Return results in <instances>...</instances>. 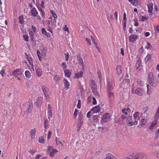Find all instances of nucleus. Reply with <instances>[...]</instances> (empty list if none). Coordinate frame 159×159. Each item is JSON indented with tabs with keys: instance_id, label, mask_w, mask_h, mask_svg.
Returning <instances> with one entry per match:
<instances>
[{
	"instance_id": "f257e3e1",
	"label": "nucleus",
	"mask_w": 159,
	"mask_h": 159,
	"mask_svg": "<svg viewBox=\"0 0 159 159\" xmlns=\"http://www.w3.org/2000/svg\"><path fill=\"white\" fill-rule=\"evenodd\" d=\"M46 50H37V53L39 61L42 60L46 55Z\"/></svg>"
},
{
	"instance_id": "f03ea898",
	"label": "nucleus",
	"mask_w": 159,
	"mask_h": 159,
	"mask_svg": "<svg viewBox=\"0 0 159 159\" xmlns=\"http://www.w3.org/2000/svg\"><path fill=\"white\" fill-rule=\"evenodd\" d=\"M42 89L43 90L46 99H48L51 94V92L49 89L45 86L42 87Z\"/></svg>"
},
{
	"instance_id": "7ed1b4c3",
	"label": "nucleus",
	"mask_w": 159,
	"mask_h": 159,
	"mask_svg": "<svg viewBox=\"0 0 159 159\" xmlns=\"http://www.w3.org/2000/svg\"><path fill=\"white\" fill-rule=\"evenodd\" d=\"M111 115L109 113L106 112L102 116V120L104 123L109 121L111 119Z\"/></svg>"
},
{
	"instance_id": "20e7f679",
	"label": "nucleus",
	"mask_w": 159,
	"mask_h": 159,
	"mask_svg": "<svg viewBox=\"0 0 159 159\" xmlns=\"http://www.w3.org/2000/svg\"><path fill=\"white\" fill-rule=\"evenodd\" d=\"M115 85V83L114 82L111 81L108 82L107 84V92H112L114 89V86Z\"/></svg>"
},
{
	"instance_id": "39448f33",
	"label": "nucleus",
	"mask_w": 159,
	"mask_h": 159,
	"mask_svg": "<svg viewBox=\"0 0 159 159\" xmlns=\"http://www.w3.org/2000/svg\"><path fill=\"white\" fill-rule=\"evenodd\" d=\"M159 82V80L157 78H154L149 81L150 84L153 87H156L157 85Z\"/></svg>"
},
{
	"instance_id": "423d86ee",
	"label": "nucleus",
	"mask_w": 159,
	"mask_h": 159,
	"mask_svg": "<svg viewBox=\"0 0 159 159\" xmlns=\"http://www.w3.org/2000/svg\"><path fill=\"white\" fill-rule=\"evenodd\" d=\"M22 74V70L20 68H18L13 71L12 75L16 77Z\"/></svg>"
},
{
	"instance_id": "0eeeda50",
	"label": "nucleus",
	"mask_w": 159,
	"mask_h": 159,
	"mask_svg": "<svg viewBox=\"0 0 159 159\" xmlns=\"http://www.w3.org/2000/svg\"><path fill=\"white\" fill-rule=\"evenodd\" d=\"M126 122L128 126H132L134 125H135V122H134L131 116H129L127 117L126 119Z\"/></svg>"
},
{
	"instance_id": "6e6552de",
	"label": "nucleus",
	"mask_w": 159,
	"mask_h": 159,
	"mask_svg": "<svg viewBox=\"0 0 159 159\" xmlns=\"http://www.w3.org/2000/svg\"><path fill=\"white\" fill-rule=\"evenodd\" d=\"M158 118H156V116H155L154 120H153L152 122L151 123V125L149 127V129L150 130H152L154 129L155 126L157 124V119Z\"/></svg>"
},
{
	"instance_id": "1a4fd4ad",
	"label": "nucleus",
	"mask_w": 159,
	"mask_h": 159,
	"mask_svg": "<svg viewBox=\"0 0 159 159\" xmlns=\"http://www.w3.org/2000/svg\"><path fill=\"white\" fill-rule=\"evenodd\" d=\"M129 82V79H124L123 81L120 83V88H124L126 84H127Z\"/></svg>"
},
{
	"instance_id": "9d476101",
	"label": "nucleus",
	"mask_w": 159,
	"mask_h": 159,
	"mask_svg": "<svg viewBox=\"0 0 159 159\" xmlns=\"http://www.w3.org/2000/svg\"><path fill=\"white\" fill-rule=\"evenodd\" d=\"M139 113L138 112H136L134 114V120L135 124V125L137 124L138 121L139 120Z\"/></svg>"
},
{
	"instance_id": "9b49d317",
	"label": "nucleus",
	"mask_w": 159,
	"mask_h": 159,
	"mask_svg": "<svg viewBox=\"0 0 159 159\" xmlns=\"http://www.w3.org/2000/svg\"><path fill=\"white\" fill-rule=\"evenodd\" d=\"M43 98L41 97H39L37 100L35 102V104L38 107H39L41 106V103L42 102Z\"/></svg>"
},
{
	"instance_id": "f8f14e48",
	"label": "nucleus",
	"mask_w": 159,
	"mask_h": 159,
	"mask_svg": "<svg viewBox=\"0 0 159 159\" xmlns=\"http://www.w3.org/2000/svg\"><path fill=\"white\" fill-rule=\"evenodd\" d=\"M138 36L134 34H132L129 37V40L131 42H134L136 40Z\"/></svg>"
},
{
	"instance_id": "ddd939ff",
	"label": "nucleus",
	"mask_w": 159,
	"mask_h": 159,
	"mask_svg": "<svg viewBox=\"0 0 159 159\" xmlns=\"http://www.w3.org/2000/svg\"><path fill=\"white\" fill-rule=\"evenodd\" d=\"M30 12L31 15L34 17H36L37 15L38 14V12L35 7L32 8V9L31 10Z\"/></svg>"
},
{
	"instance_id": "4468645a",
	"label": "nucleus",
	"mask_w": 159,
	"mask_h": 159,
	"mask_svg": "<svg viewBox=\"0 0 159 159\" xmlns=\"http://www.w3.org/2000/svg\"><path fill=\"white\" fill-rule=\"evenodd\" d=\"M131 111L130 108L127 107L126 108H124L122 110V112L125 115L128 114V113H130Z\"/></svg>"
},
{
	"instance_id": "2eb2a0df",
	"label": "nucleus",
	"mask_w": 159,
	"mask_h": 159,
	"mask_svg": "<svg viewBox=\"0 0 159 159\" xmlns=\"http://www.w3.org/2000/svg\"><path fill=\"white\" fill-rule=\"evenodd\" d=\"M135 93L138 95L142 96L143 95V90L140 88H137L135 91Z\"/></svg>"
},
{
	"instance_id": "dca6fc26",
	"label": "nucleus",
	"mask_w": 159,
	"mask_h": 159,
	"mask_svg": "<svg viewBox=\"0 0 159 159\" xmlns=\"http://www.w3.org/2000/svg\"><path fill=\"white\" fill-rule=\"evenodd\" d=\"M36 130L35 128L32 129L30 132V136L31 139H33L35 137Z\"/></svg>"
},
{
	"instance_id": "f3484780",
	"label": "nucleus",
	"mask_w": 159,
	"mask_h": 159,
	"mask_svg": "<svg viewBox=\"0 0 159 159\" xmlns=\"http://www.w3.org/2000/svg\"><path fill=\"white\" fill-rule=\"evenodd\" d=\"M100 107L98 106L93 107L91 110L93 113H97L100 111Z\"/></svg>"
},
{
	"instance_id": "a211bd4d",
	"label": "nucleus",
	"mask_w": 159,
	"mask_h": 159,
	"mask_svg": "<svg viewBox=\"0 0 159 159\" xmlns=\"http://www.w3.org/2000/svg\"><path fill=\"white\" fill-rule=\"evenodd\" d=\"M144 154L143 153H139L137 154L135 157L134 158V159H143L144 157Z\"/></svg>"
},
{
	"instance_id": "6ab92c4d",
	"label": "nucleus",
	"mask_w": 159,
	"mask_h": 159,
	"mask_svg": "<svg viewBox=\"0 0 159 159\" xmlns=\"http://www.w3.org/2000/svg\"><path fill=\"white\" fill-rule=\"evenodd\" d=\"M58 152V150L57 149L52 148V151L49 153V156L51 157H54L55 153Z\"/></svg>"
},
{
	"instance_id": "aec40b11",
	"label": "nucleus",
	"mask_w": 159,
	"mask_h": 159,
	"mask_svg": "<svg viewBox=\"0 0 159 159\" xmlns=\"http://www.w3.org/2000/svg\"><path fill=\"white\" fill-rule=\"evenodd\" d=\"M36 73L38 77L41 76L42 74L43 71L40 68H38L35 70Z\"/></svg>"
},
{
	"instance_id": "412c9836",
	"label": "nucleus",
	"mask_w": 159,
	"mask_h": 159,
	"mask_svg": "<svg viewBox=\"0 0 159 159\" xmlns=\"http://www.w3.org/2000/svg\"><path fill=\"white\" fill-rule=\"evenodd\" d=\"M28 107L27 108V111L29 113H30L31 111V109L33 107L32 102H30L28 104Z\"/></svg>"
},
{
	"instance_id": "4be33fe9",
	"label": "nucleus",
	"mask_w": 159,
	"mask_h": 159,
	"mask_svg": "<svg viewBox=\"0 0 159 159\" xmlns=\"http://www.w3.org/2000/svg\"><path fill=\"white\" fill-rule=\"evenodd\" d=\"M38 9L40 13V14L43 19L45 18V14L44 10L42 9L40 7H38Z\"/></svg>"
},
{
	"instance_id": "5701e85b",
	"label": "nucleus",
	"mask_w": 159,
	"mask_h": 159,
	"mask_svg": "<svg viewBox=\"0 0 159 159\" xmlns=\"http://www.w3.org/2000/svg\"><path fill=\"white\" fill-rule=\"evenodd\" d=\"M64 72L65 76H66L68 78L70 77L71 73L69 70H64Z\"/></svg>"
},
{
	"instance_id": "b1692460",
	"label": "nucleus",
	"mask_w": 159,
	"mask_h": 159,
	"mask_svg": "<svg viewBox=\"0 0 159 159\" xmlns=\"http://www.w3.org/2000/svg\"><path fill=\"white\" fill-rule=\"evenodd\" d=\"M83 121L84 119L83 117L79 118L77 126H82V124L83 123Z\"/></svg>"
},
{
	"instance_id": "393cba45",
	"label": "nucleus",
	"mask_w": 159,
	"mask_h": 159,
	"mask_svg": "<svg viewBox=\"0 0 159 159\" xmlns=\"http://www.w3.org/2000/svg\"><path fill=\"white\" fill-rule=\"evenodd\" d=\"M83 72L82 71L76 73L75 74V77L79 79L82 77L83 76Z\"/></svg>"
},
{
	"instance_id": "a878e982",
	"label": "nucleus",
	"mask_w": 159,
	"mask_h": 159,
	"mask_svg": "<svg viewBox=\"0 0 159 159\" xmlns=\"http://www.w3.org/2000/svg\"><path fill=\"white\" fill-rule=\"evenodd\" d=\"M108 97L109 98L110 101H112L114 97V93L112 92H108Z\"/></svg>"
},
{
	"instance_id": "bb28decb",
	"label": "nucleus",
	"mask_w": 159,
	"mask_h": 159,
	"mask_svg": "<svg viewBox=\"0 0 159 159\" xmlns=\"http://www.w3.org/2000/svg\"><path fill=\"white\" fill-rule=\"evenodd\" d=\"M26 59H28L29 63L30 65H31V67L34 69L33 67L34 66L33 63V61L32 58L30 57H26Z\"/></svg>"
},
{
	"instance_id": "cd10ccee",
	"label": "nucleus",
	"mask_w": 159,
	"mask_h": 159,
	"mask_svg": "<svg viewBox=\"0 0 159 159\" xmlns=\"http://www.w3.org/2000/svg\"><path fill=\"white\" fill-rule=\"evenodd\" d=\"M63 82L65 88L67 89H68L69 88L70 85V84L69 82L66 79H64L63 80Z\"/></svg>"
},
{
	"instance_id": "c85d7f7f",
	"label": "nucleus",
	"mask_w": 159,
	"mask_h": 159,
	"mask_svg": "<svg viewBox=\"0 0 159 159\" xmlns=\"http://www.w3.org/2000/svg\"><path fill=\"white\" fill-rule=\"evenodd\" d=\"M148 12L149 13H152L153 10V4L152 3L149 4L148 5Z\"/></svg>"
},
{
	"instance_id": "c756f323",
	"label": "nucleus",
	"mask_w": 159,
	"mask_h": 159,
	"mask_svg": "<svg viewBox=\"0 0 159 159\" xmlns=\"http://www.w3.org/2000/svg\"><path fill=\"white\" fill-rule=\"evenodd\" d=\"M77 61H78V62L79 63L81 64L80 66H82V67L83 68L84 65L82 58L80 57H78L77 58Z\"/></svg>"
},
{
	"instance_id": "7c9ffc66",
	"label": "nucleus",
	"mask_w": 159,
	"mask_h": 159,
	"mask_svg": "<svg viewBox=\"0 0 159 159\" xmlns=\"http://www.w3.org/2000/svg\"><path fill=\"white\" fill-rule=\"evenodd\" d=\"M117 74L120 75L122 73L121 68L120 66H117L116 68Z\"/></svg>"
},
{
	"instance_id": "2f4dec72",
	"label": "nucleus",
	"mask_w": 159,
	"mask_h": 159,
	"mask_svg": "<svg viewBox=\"0 0 159 159\" xmlns=\"http://www.w3.org/2000/svg\"><path fill=\"white\" fill-rule=\"evenodd\" d=\"M154 78L153 77V72H150L148 76V82L152 79H153Z\"/></svg>"
},
{
	"instance_id": "473e14b6",
	"label": "nucleus",
	"mask_w": 159,
	"mask_h": 159,
	"mask_svg": "<svg viewBox=\"0 0 159 159\" xmlns=\"http://www.w3.org/2000/svg\"><path fill=\"white\" fill-rule=\"evenodd\" d=\"M25 75L26 77L28 78H30L31 77V74L30 71L28 70H26L25 72Z\"/></svg>"
},
{
	"instance_id": "72a5a7b5",
	"label": "nucleus",
	"mask_w": 159,
	"mask_h": 159,
	"mask_svg": "<svg viewBox=\"0 0 159 159\" xmlns=\"http://www.w3.org/2000/svg\"><path fill=\"white\" fill-rule=\"evenodd\" d=\"M91 39H92V42H93V43L96 46L97 49L98 50V47H97V43L95 42V38L92 36H91Z\"/></svg>"
},
{
	"instance_id": "f704fd0d",
	"label": "nucleus",
	"mask_w": 159,
	"mask_h": 159,
	"mask_svg": "<svg viewBox=\"0 0 159 159\" xmlns=\"http://www.w3.org/2000/svg\"><path fill=\"white\" fill-rule=\"evenodd\" d=\"M140 19L142 21H144L148 20V18L145 16H141L140 17Z\"/></svg>"
},
{
	"instance_id": "c9c22d12",
	"label": "nucleus",
	"mask_w": 159,
	"mask_h": 159,
	"mask_svg": "<svg viewBox=\"0 0 159 159\" xmlns=\"http://www.w3.org/2000/svg\"><path fill=\"white\" fill-rule=\"evenodd\" d=\"M35 33H34L33 31H31L29 32V34L30 36L31 39V40H33L34 39V34Z\"/></svg>"
},
{
	"instance_id": "e433bc0d",
	"label": "nucleus",
	"mask_w": 159,
	"mask_h": 159,
	"mask_svg": "<svg viewBox=\"0 0 159 159\" xmlns=\"http://www.w3.org/2000/svg\"><path fill=\"white\" fill-rule=\"evenodd\" d=\"M141 65V63L140 60H138L136 64V67L137 69H138L139 67Z\"/></svg>"
},
{
	"instance_id": "4c0bfd02",
	"label": "nucleus",
	"mask_w": 159,
	"mask_h": 159,
	"mask_svg": "<svg viewBox=\"0 0 159 159\" xmlns=\"http://www.w3.org/2000/svg\"><path fill=\"white\" fill-rule=\"evenodd\" d=\"M60 76L59 75H55L53 76V79L54 80L58 81L60 80Z\"/></svg>"
},
{
	"instance_id": "58836bf2",
	"label": "nucleus",
	"mask_w": 159,
	"mask_h": 159,
	"mask_svg": "<svg viewBox=\"0 0 159 159\" xmlns=\"http://www.w3.org/2000/svg\"><path fill=\"white\" fill-rule=\"evenodd\" d=\"M44 127L46 129H47L48 127V120L46 119H45L44 122Z\"/></svg>"
},
{
	"instance_id": "ea45409f",
	"label": "nucleus",
	"mask_w": 159,
	"mask_h": 159,
	"mask_svg": "<svg viewBox=\"0 0 159 159\" xmlns=\"http://www.w3.org/2000/svg\"><path fill=\"white\" fill-rule=\"evenodd\" d=\"M39 141L40 143H44L45 140L44 139L43 137H41L39 138Z\"/></svg>"
},
{
	"instance_id": "a19ab883",
	"label": "nucleus",
	"mask_w": 159,
	"mask_h": 159,
	"mask_svg": "<svg viewBox=\"0 0 159 159\" xmlns=\"http://www.w3.org/2000/svg\"><path fill=\"white\" fill-rule=\"evenodd\" d=\"M50 14L52 15L53 18H57V16L55 13V12L54 11H53L52 10H51L50 11Z\"/></svg>"
},
{
	"instance_id": "79ce46f5",
	"label": "nucleus",
	"mask_w": 159,
	"mask_h": 159,
	"mask_svg": "<svg viewBox=\"0 0 159 159\" xmlns=\"http://www.w3.org/2000/svg\"><path fill=\"white\" fill-rule=\"evenodd\" d=\"M146 122V120L145 118H143L141 121V125L142 126L145 125Z\"/></svg>"
},
{
	"instance_id": "37998d69",
	"label": "nucleus",
	"mask_w": 159,
	"mask_h": 159,
	"mask_svg": "<svg viewBox=\"0 0 159 159\" xmlns=\"http://www.w3.org/2000/svg\"><path fill=\"white\" fill-rule=\"evenodd\" d=\"M78 113V111L77 109H75L73 115V117L74 118H75Z\"/></svg>"
},
{
	"instance_id": "c03bdc74",
	"label": "nucleus",
	"mask_w": 159,
	"mask_h": 159,
	"mask_svg": "<svg viewBox=\"0 0 159 159\" xmlns=\"http://www.w3.org/2000/svg\"><path fill=\"white\" fill-rule=\"evenodd\" d=\"M19 22L20 24H23L24 23L23 17L22 16H20L19 17Z\"/></svg>"
},
{
	"instance_id": "a18cd8bd",
	"label": "nucleus",
	"mask_w": 159,
	"mask_h": 159,
	"mask_svg": "<svg viewBox=\"0 0 159 159\" xmlns=\"http://www.w3.org/2000/svg\"><path fill=\"white\" fill-rule=\"evenodd\" d=\"M23 37L24 40L25 41L27 42L28 41L29 37L27 34H24L23 36Z\"/></svg>"
},
{
	"instance_id": "49530a36",
	"label": "nucleus",
	"mask_w": 159,
	"mask_h": 159,
	"mask_svg": "<svg viewBox=\"0 0 159 159\" xmlns=\"http://www.w3.org/2000/svg\"><path fill=\"white\" fill-rule=\"evenodd\" d=\"M128 1L130 2L133 5H134L135 3H137L138 0H128Z\"/></svg>"
},
{
	"instance_id": "de8ad7c7",
	"label": "nucleus",
	"mask_w": 159,
	"mask_h": 159,
	"mask_svg": "<svg viewBox=\"0 0 159 159\" xmlns=\"http://www.w3.org/2000/svg\"><path fill=\"white\" fill-rule=\"evenodd\" d=\"M65 55L66 60V61H68L69 58V53L67 52L65 53Z\"/></svg>"
},
{
	"instance_id": "09e8293b",
	"label": "nucleus",
	"mask_w": 159,
	"mask_h": 159,
	"mask_svg": "<svg viewBox=\"0 0 159 159\" xmlns=\"http://www.w3.org/2000/svg\"><path fill=\"white\" fill-rule=\"evenodd\" d=\"M138 84L140 86H143L144 85V81L142 80H139L138 81Z\"/></svg>"
},
{
	"instance_id": "8fccbe9b",
	"label": "nucleus",
	"mask_w": 159,
	"mask_h": 159,
	"mask_svg": "<svg viewBox=\"0 0 159 159\" xmlns=\"http://www.w3.org/2000/svg\"><path fill=\"white\" fill-rule=\"evenodd\" d=\"M61 66L62 67L63 69L64 70H65V69L67 67V66L66 65V63L65 62H62L61 64Z\"/></svg>"
},
{
	"instance_id": "3c124183",
	"label": "nucleus",
	"mask_w": 159,
	"mask_h": 159,
	"mask_svg": "<svg viewBox=\"0 0 159 159\" xmlns=\"http://www.w3.org/2000/svg\"><path fill=\"white\" fill-rule=\"evenodd\" d=\"M50 18L51 20V24L54 25L56 22V20L55 19L56 18H53V19H52V17H50Z\"/></svg>"
},
{
	"instance_id": "603ef678",
	"label": "nucleus",
	"mask_w": 159,
	"mask_h": 159,
	"mask_svg": "<svg viewBox=\"0 0 159 159\" xmlns=\"http://www.w3.org/2000/svg\"><path fill=\"white\" fill-rule=\"evenodd\" d=\"M81 101L80 100H78V104L77 106V107L78 108H80L81 107Z\"/></svg>"
},
{
	"instance_id": "864d4df0",
	"label": "nucleus",
	"mask_w": 159,
	"mask_h": 159,
	"mask_svg": "<svg viewBox=\"0 0 159 159\" xmlns=\"http://www.w3.org/2000/svg\"><path fill=\"white\" fill-rule=\"evenodd\" d=\"M151 58V55L148 54L146 57L145 60L146 61H148Z\"/></svg>"
},
{
	"instance_id": "5fc2aeb1",
	"label": "nucleus",
	"mask_w": 159,
	"mask_h": 159,
	"mask_svg": "<svg viewBox=\"0 0 159 159\" xmlns=\"http://www.w3.org/2000/svg\"><path fill=\"white\" fill-rule=\"evenodd\" d=\"M5 73V70L4 69H2L0 71V74L2 76H3L4 75Z\"/></svg>"
},
{
	"instance_id": "6e6d98bb",
	"label": "nucleus",
	"mask_w": 159,
	"mask_h": 159,
	"mask_svg": "<svg viewBox=\"0 0 159 159\" xmlns=\"http://www.w3.org/2000/svg\"><path fill=\"white\" fill-rule=\"evenodd\" d=\"M52 133L51 131H49L48 132V135L47 136V138L48 139H50L51 138Z\"/></svg>"
},
{
	"instance_id": "4d7b16f0",
	"label": "nucleus",
	"mask_w": 159,
	"mask_h": 159,
	"mask_svg": "<svg viewBox=\"0 0 159 159\" xmlns=\"http://www.w3.org/2000/svg\"><path fill=\"white\" fill-rule=\"evenodd\" d=\"M48 148V150H47V152H50L51 151H52V147L51 146H48L47 147Z\"/></svg>"
},
{
	"instance_id": "13d9d810",
	"label": "nucleus",
	"mask_w": 159,
	"mask_h": 159,
	"mask_svg": "<svg viewBox=\"0 0 159 159\" xmlns=\"http://www.w3.org/2000/svg\"><path fill=\"white\" fill-rule=\"evenodd\" d=\"M57 139H58V138L57 137H56V139H55V141H56V144L57 145H58L59 143H60V144H61V146H63V145L62 143L60 141H58L57 140Z\"/></svg>"
},
{
	"instance_id": "bf43d9fd",
	"label": "nucleus",
	"mask_w": 159,
	"mask_h": 159,
	"mask_svg": "<svg viewBox=\"0 0 159 159\" xmlns=\"http://www.w3.org/2000/svg\"><path fill=\"white\" fill-rule=\"evenodd\" d=\"M40 6L43 8H45V5H44V1L41 0V3L40 4Z\"/></svg>"
},
{
	"instance_id": "052dcab7",
	"label": "nucleus",
	"mask_w": 159,
	"mask_h": 159,
	"mask_svg": "<svg viewBox=\"0 0 159 159\" xmlns=\"http://www.w3.org/2000/svg\"><path fill=\"white\" fill-rule=\"evenodd\" d=\"M92 99H93V105L96 104H97V101H96V99L95 98L93 97H92Z\"/></svg>"
},
{
	"instance_id": "680f3d73",
	"label": "nucleus",
	"mask_w": 159,
	"mask_h": 159,
	"mask_svg": "<svg viewBox=\"0 0 159 159\" xmlns=\"http://www.w3.org/2000/svg\"><path fill=\"white\" fill-rule=\"evenodd\" d=\"M86 40L87 41L89 45H90L91 44L90 39L88 38H86Z\"/></svg>"
},
{
	"instance_id": "e2e57ef3",
	"label": "nucleus",
	"mask_w": 159,
	"mask_h": 159,
	"mask_svg": "<svg viewBox=\"0 0 159 159\" xmlns=\"http://www.w3.org/2000/svg\"><path fill=\"white\" fill-rule=\"evenodd\" d=\"M91 112V111H89L87 114V118H89L91 117L90 114Z\"/></svg>"
},
{
	"instance_id": "0e129e2a",
	"label": "nucleus",
	"mask_w": 159,
	"mask_h": 159,
	"mask_svg": "<svg viewBox=\"0 0 159 159\" xmlns=\"http://www.w3.org/2000/svg\"><path fill=\"white\" fill-rule=\"evenodd\" d=\"M31 29L33 30L32 31H33L34 33L36 31V29L35 27L33 25H32L31 26Z\"/></svg>"
},
{
	"instance_id": "69168bd1",
	"label": "nucleus",
	"mask_w": 159,
	"mask_h": 159,
	"mask_svg": "<svg viewBox=\"0 0 159 159\" xmlns=\"http://www.w3.org/2000/svg\"><path fill=\"white\" fill-rule=\"evenodd\" d=\"M41 31L42 33L44 35L46 34V33L47 32L46 30L44 28H42Z\"/></svg>"
},
{
	"instance_id": "338daca9",
	"label": "nucleus",
	"mask_w": 159,
	"mask_h": 159,
	"mask_svg": "<svg viewBox=\"0 0 159 159\" xmlns=\"http://www.w3.org/2000/svg\"><path fill=\"white\" fill-rule=\"evenodd\" d=\"M159 135V128L157 129L156 132L155 136L158 137Z\"/></svg>"
},
{
	"instance_id": "774afa93",
	"label": "nucleus",
	"mask_w": 159,
	"mask_h": 159,
	"mask_svg": "<svg viewBox=\"0 0 159 159\" xmlns=\"http://www.w3.org/2000/svg\"><path fill=\"white\" fill-rule=\"evenodd\" d=\"M44 35L48 38H50L51 37V34L48 32H47L46 33V34Z\"/></svg>"
}]
</instances>
